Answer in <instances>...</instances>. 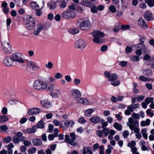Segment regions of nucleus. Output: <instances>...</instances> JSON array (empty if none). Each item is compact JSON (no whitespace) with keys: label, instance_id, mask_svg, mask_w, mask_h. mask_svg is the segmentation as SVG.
I'll list each match as a JSON object with an SVG mask.
<instances>
[{"label":"nucleus","instance_id":"f257e3e1","mask_svg":"<svg viewBox=\"0 0 154 154\" xmlns=\"http://www.w3.org/2000/svg\"><path fill=\"white\" fill-rule=\"evenodd\" d=\"M76 5L72 3L68 6V9L63 11L61 14V17L64 19L71 20L74 18L76 16L75 13Z\"/></svg>","mask_w":154,"mask_h":154},{"label":"nucleus","instance_id":"f03ea898","mask_svg":"<svg viewBox=\"0 0 154 154\" xmlns=\"http://www.w3.org/2000/svg\"><path fill=\"white\" fill-rule=\"evenodd\" d=\"M127 124L131 130L134 131L135 133H138L140 132L139 122L137 120L133 119L132 117H130L128 119Z\"/></svg>","mask_w":154,"mask_h":154},{"label":"nucleus","instance_id":"7ed1b4c3","mask_svg":"<svg viewBox=\"0 0 154 154\" xmlns=\"http://www.w3.org/2000/svg\"><path fill=\"white\" fill-rule=\"evenodd\" d=\"M47 91H52L51 95L54 97H57L58 95L61 94V91L60 88L57 86H55L53 83L48 84Z\"/></svg>","mask_w":154,"mask_h":154},{"label":"nucleus","instance_id":"20e7f679","mask_svg":"<svg viewBox=\"0 0 154 154\" xmlns=\"http://www.w3.org/2000/svg\"><path fill=\"white\" fill-rule=\"evenodd\" d=\"M48 84L45 82L40 80H35L33 82V86L35 90L39 91L45 90L47 91Z\"/></svg>","mask_w":154,"mask_h":154},{"label":"nucleus","instance_id":"39448f33","mask_svg":"<svg viewBox=\"0 0 154 154\" xmlns=\"http://www.w3.org/2000/svg\"><path fill=\"white\" fill-rule=\"evenodd\" d=\"M104 75L108 79V80L111 82V84L114 86H116L120 84V82L119 80L116 81L118 79V75L115 73L109 74L107 71H105L104 72Z\"/></svg>","mask_w":154,"mask_h":154},{"label":"nucleus","instance_id":"423d86ee","mask_svg":"<svg viewBox=\"0 0 154 154\" xmlns=\"http://www.w3.org/2000/svg\"><path fill=\"white\" fill-rule=\"evenodd\" d=\"M91 35L94 37L93 41L94 43L100 44L102 42L101 38L104 35V34L103 32L98 30H94L91 32Z\"/></svg>","mask_w":154,"mask_h":154},{"label":"nucleus","instance_id":"0eeeda50","mask_svg":"<svg viewBox=\"0 0 154 154\" xmlns=\"http://www.w3.org/2000/svg\"><path fill=\"white\" fill-rule=\"evenodd\" d=\"M79 27L83 30L88 29L91 27V23L88 18H85L81 19L79 22Z\"/></svg>","mask_w":154,"mask_h":154},{"label":"nucleus","instance_id":"6e6552de","mask_svg":"<svg viewBox=\"0 0 154 154\" xmlns=\"http://www.w3.org/2000/svg\"><path fill=\"white\" fill-rule=\"evenodd\" d=\"M48 28V27L47 26L46 23H38L37 25L36 28L34 29V34L35 35H38L41 31H45Z\"/></svg>","mask_w":154,"mask_h":154},{"label":"nucleus","instance_id":"1a4fd4ad","mask_svg":"<svg viewBox=\"0 0 154 154\" xmlns=\"http://www.w3.org/2000/svg\"><path fill=\"white\" fill-rule=\"evenodd\" d=\"M69 136L70 138H69V135H66L65 141L72 145L75 146L76 145V143L74 142L76 137L75 134L73 132L71 133Z\"/></svg>","mask_w":154,"mask_h":154},{"label":"nucleus","instance_id":"9d476101","mask_svg":"<svg viewBox=\"0 0 154 154\" xmlns=\"http://www.w3.org/2000/svg\"><path fill=\"white\" fill-rule=\"evenodd\" d=\"M12 60L16 62L23 63L24 61L22 58V55L20 53H17L13 54L11 56Z\"/></svg>","mask_w":154,"mask_h":154},{"label":"nucleus","instance_id":"9b49d317","mask_svg":"<svg viewBox=\"0 0 154 154\" xmlns=\"http://www.w3.org/2000/svg\"><path fill=\"white\" fill-rule=\"evenodd\" d=\"M70 94L72 97L76 100L81 96L80 91L77 88H74L72 90L70 91Z\"/></svg>","mask_w":154,"mask_h":154},{"label":"nucleus","instance_id":"f8f14e48","mask_svg":"<svg viewBox=\"0 0 154 154\" xmlns=\"http://www.w3.org/2000/svg\"><path fill=\"white\" fill-rule=\"evenodd\" d=\"M86 46V44L85 41L81 39L77 41L75 44V46L76 48L82 50L84 49Z\"/></svg>","mask_w":154,"mask_h":154},{"label":"nucleus","instance_id":"ddd939ff","mask_svg":"<svg viewBox=\"0 0 154 154\" xmlns=\"http://www.w3.org/2000/svg\"><path fill=\"white\" fill-rule=\"evenodd\" d=\"M35 23V19L32 17H29L27 19L26 23V28L29 30L32 29L34 26Z\"/></svg>","mask_w":154,"mask_h":154},{"label":"nucleus","instance_id":"4468645a","mask_svg":"<svg viewBox=\"0 0 154 154\" xmlns=\"http://www.w3.org/2000/svg\"><path fill=\"white\" fill-rule=\"evenodd\" d=\"M3 50L6 53H11V47L10 45L8 40L6 41H4L2 43Z\"/></svg>","mask_w":154,"mask_h":154},{"label":"nucleus","instance_id":"2eb2a0df","mask_svg":"<svg viewBox=\"0 0 154 154\" xmlns=\"http://www.w3.org/2000/svg\"><path fill=\"white\" fill-rule=\"evenodd\" d=\"M40 109L38 108L33 107L28 109L27 113L29 115H36L40 113Z\"/></svg>","mask_w":154,"mask_h":154},{"label":"nucleus","instance_id":"dca6fc26","mask_svg":"<svg viewBox=\"0 0 154 154\" xmlns=\"http://www.w3.org/2000/svg\"><path fill=\"white\" fill-rule=\"evenodd\" d=\"M13 62L14 61L12 60L11 57L9 56L5 57L3 60L4 64L8 66H11L13 64Z\"/></svg>","mask_w":154,"mask_h":154},{"label":"nucleus","instance_id":"f3484780","mask_svg":"<svg viewBox=\"0 0 154 154\" xmlns=\"http://www.w3.org/2000/svg\"><path fill=\"white\" fill-rule=\"evenodd\" d=\"M143 16L147 21H150L154 20L153 14L149 11H146L143 14Z\"/></svg>","mask_w":154,"mask_h":154},{"label":"nucleus","instance_id":"a211bd4d","mask_svg":"<svg viewBox=\"0 0 154 154\" xmlns=\"http://www.w3.org/2000/svg\"><path fill=\"white\" fill-rule=\"evenodd\" d=\"M137 23L139 26L143 28L146 29L148 27L145 21L142 17H141L138 19Z\"/></svg>","mask_w":154,"mask_h":154},{"label":"nucleus","instance_id":"6ab92c4d","mask_svg":"<svg viewBox=\"0 0 154 154\" xmlns=\"http://www.w3.org/2000/svg\"><path fill=\"white\" fill-rule=\"evenodd\" d=\"M69 0H56V2L57 3H60L59 5L60 8L64 9L66 6V3Z\"/></svg>","mask_w":154,"mask_h":154},{"label":"nucleus","instance_id":"aec40b11","mask_svg":"<svg viewBox=\"0 0 154 154\" xmlns=\"http://www.w3.org/2000/svg\"><path fill=\"white\" fill-rule=\"evenodd\" d=\"M29 1V0H15V3L17 6L22 7Z\"/></svg>","mask_w":154,"mask_h":154},{"label":"nucleus","instance_id":"412c9836","mask_svg":"<svg viewBox=\"0 0 154 154\" xmlns=\"http://www.w3.org/2000/svg\"><path fill=\"white\" fill-rule=\"evenodd\" d=\"M101 120L100 117L96 116L91 117L89 119V120L90 122L94 124L99 123L100 121Z\"/></svg>","mask_w":154,"mask_h":154},{"label":"nucleus","instance_id":"4be33fe9","mask_svg":"<svg viewBox=\"0 0 154 154\" xmlns=\"http://www.w3.org/2000/svg\"><path fill=\"white\" fill-rule=\"evenodd\" d=\"M27 65L28 67L32 69H38L40 67L39 66L37 65L34 62L31 61H28L27 63Z\"/></svg>","mask_w":154,"mask_h":154},{"label":"nucleus","instance_id":"5701e85b","mask_svg":"<svg viewBox=\"0 0 154 154\" xmlns=\"http://www.w3.org/2000/svg\"><path fill=\"white\" fill-rule=\"evenodd\" d=\"M82 154H93L91 148L89 146L84 147L82 150Z\"/></svg>","mask_w":154,"mask_h":154},{"label":"nucleus","instance_id":"b1692460","mask_svg":"<svg viewBox=\"0 0 154 154\" xmlns=\"http://www.w3.org/2000/svg\"><path fill=\"white\" fill-rule=\"evenodd\" d=\"M30 6L32 9L35 10L38 9L39 7L38 4L35 1H32L30 3Z\"/></svg>","mask_w":154,"mask_h":154},{"label":"nucleus","instance_id":"393cba45","mask_svg":"<svg viewBox=\"0 0 154 154\" xmlns=\"http://www.w3.org/2000/svg\"><path fill=\"white\" fill-rule=\"evenodd\" d=\"M48 6L50 9L53 10L55 9L57 6V4L55 2L53 1H50L48 4Z\"/></svg>","mask_w":154,"mask_h":154},{"label":"nucleus","instance_id":"a878e982","mask_svg":"<svg viewBox=\"0 0 154 154\" xmlns=\"http://www.w3.org/2000/svg\"><path fill=\"white\" fill-rule=\"evenodd\" d=\"M76 100L79 103L84 105H87L89 103L88 100L85 98H81Z\"/></svg>","mask_w":154,"mask_h":154},{"label":"nucleus","instance_id":"bb28decb","mask_svg":"<svg viewBox=\"0 0 154 154\" xmlns=\"http://www.w3.org/2000/svg\"><path fill=\"white\" fill-rule=\"evenodd\" d=\"M40 103L42 106L46 108L49 107L50 106V102L46 100H42L41 101Z\"/></svg>","mask_w":154,"mask_h":154},{"label":"nucleus","instance_id":"cd10ccee","mask_svg":"<svg viewBox=\"0 0 154 154\" xmlns=\"http://www.w3.org/2000/svg\"><path fill=\"white\" fill-rule=\"evenodd\" d=\"M139 80L143 82H149L151 80L154 81V79H150L148 78L145 76L143 75L140 76L139 77Z\"/></svg>","mask_w":154,"mask_h":154},{"label":"nucleus","instance_id":"c85d7f7f","mask_svg":"<svg viewBox=\"0 0 154 154\" xmlns=\"http://www.w3.org/2000/svg\"><path fill=\"white\" fill-rule=\"evenodd\" d=\"M22 133L20 132H18L16 133V137L17 138L21 141H23L26 140V137L23 136Z\"/></svg>","mask_w":154,"mask_h":154},{"label":"nucleus","instance_id":"c756f323","mask_svg":"<svg viewBox=\"0 0 154 154\" xmlns=\"http://www.w3.org/2000/svg\"><path fill=\"white\" fill-rule=\"evenodd\" d=\"M37 129L36 125H34L31 128H28L26 129L27 132L29 133H33L36 131Z\"/></svg>","mask_w":154,"mask_h":154},{"label":"nucleus","instance_id":"7c9ffc66","mask_svg":"<svg viewBox=\"0 0 154 154\" xmlns=\"http://www.w3.org/2000/svg\"><path fill=\"white\" fill-rule=\"evenodd\" d=\"M143 73L144 75L147 76H150L152 75V72L151 70L149 69L143 70Z\"/></svg>","mask_w":154,"mask_h":154},{"label":"nucleus","instance_id":"2f4dec72","mask_svg":"<svg viewBox=\"0 0 154 154\" xmlns=\"http://www.w3.org/2000/svg\"><path fill=\"white\" fill-rule=\"evenodd\" d=\"M94 111V109L93 108H91L87 109L85 112V115L87 117H90L91 116V114Z\"/></svg>","mask_w":154,"mask_h":154},{"label":"nucleus","instance_id":"473e14b6","mask_svg":"<svg viewBox=\"0 0 154 154\" xmlns=\"http://www.w3.org/2000/svg\"><path fill=\"white\" fill-rule=\"evenodd\" d=\"M150 120L147 119L145 121H142L140 123V125L142 127H145L146 126H148L150 125Z\"/></svg>","mask_w":154,"mask_h":154},{"label":"nucleus","instance_id":"72a5a7b5","mask_svg":"<svg viewBox=\"0 0 154 154\" xmlns=\"http://www.w3.org/2000/svg\"><path fill=\"white\" fill-rule=\"evenodd\" d=\"M32 142L34 145H40L42 143L41 139L38 138H36L33 140Z\"/></svg>","mask_w":154,"mask_h":154},{"label":"nucleus","instance_id":"f704fd0d","mask_svg":"<svg viewBox=\"0 0 154 154\" xmlns=\"http://www.w3.org/2000/svg\"><path fill=\"white\" fill-rule=\"evenodd\" d=\"M8 117L6 115H3L0 116V122L3 123L8 121Z\"/></svg>","mask_w":154,"mask_h":154},{"label":"nucleus","instance_id":"c9c22d12","mask_svg":"<svg viewBox=\"0 0 154 154\" xmlns=\"http://www.w3.org/2000/svg\"><path fill=\"white\" fill-rule=\"evenodd\" d=\"M140 42L141 43L137 44V48H140L142 50H145L146 49V47L145 45L143 44L144 41L141 40Z\"/></svg>","mask_w":154,"mask_h":154},{"label":"nucleus","instance_id":"e433bc0d","mask_svg":"<svg viewBox=\"0 0 154 154\" xmlns=\"http://www.w3.org/2000/svg\"><path fill=\"white\" fill-rule=\"evenodd\" d=\"M114 127L118 131H120L122 129V126L121 124L118 122H115L113 125Z\"/></svg>","mask_w":154,"mask_h":154},{"label":"nucleus","instance_id":"4c0bfd02","mask_svg":"<svg viewBox=\"0 0 154 154\" xmlns=\"http://www.w3.org/2000/svg\"><path fill=\"white\" fill-rule=\"evenodd\" d=\"M138 104H133L128 106V109H130L131 111H133V109L138 108Z\"/></svg>","mask_w":154,"mask_h":154},{"label":"nucleus","instance_id":"58836bf2","mask_svg":"<svg viewBox=\"0 0 154 154\" xmlns=\"http://www.w3.org/2000/svg\"><path fill=\"white\" fill-rule=\"evenodd\" d=\"M145 2L149 7L154 6V0H145Z\"/></svg>","mask_w":154,"mask_h":154},{"label":"nucleus","instance_id":"ea45409f","mask_svg":"<svg viewBox=\"0 0 154 154\" xmlns=\"http://www.w3.org/2000/svg\"><path fill=\"white\" fill-rule=\"evenodd\" d=\"M37 128H43L44 127V124L42 120H41L37 123L36 125Z\"/></svg>","mask_w":154,"mask_h":154},{"label":"nucleus","instance_id":"a19ab883","mask_svg":"<svg viewBox=\"0 0 154 154\" xmlns=\"http://www.w3.org/2000/svg\"><path fill=\"white\" fill-rule=\"evenodd\" d=\"M11 137L10 136H8L4 138L2 140V141L4 142H5L6 143H8L11 141Z\"/></svg>","mask_w":154,"mask_h":154},{"label":"nucleus","instance_id":"79ce46f5","mask_svg":"<svg viewBox=\"0 0 154 154\" xmlns=\"http://www.w3.org/2000/svg\"><path fill=\"white\" fill-rule=\"evenodd\" d=\"M101 123L102 124L101 127L103 129L106 128V127L108 125L107 122H105L103 119L101 120Z\"/></svg>","mask_w":154,"mask_h":154},{"label":"nucleus","instance_id":"37998d69","mask_svg":"<svg viewBox=\"0 0 154 154\" xmlns=\"http://www.w3.org/2000/svg\"><path fill=\"white\" fill-rule=\"evenodd\" d=\"M45 66L47 69H51L53 67V64L51 62H48L46 63Z\"/></svg>","mask_w":154,"mask_h":154},{"label":"nucleus","instance_id":"c03bdc74","mask_svg":"<svg viewBox=\"0 0 154 154\" xmlns=\"http://www.w3.org/2000/svg\"><path fill=\"white\" fill-rule=\"evenodd\" d=\"M69 32L71 34H75L78 33L79 32V31L77 28H74L71 29L69 31Z\"/></svg>","mask_w":154,"mask_h":154},{"label":"nucleus","instance_id":"a18cd8bd","mask_svg":"<svg viewBox=\"0 0 154 154\" xmlns=\"http://www.w3.org/2000/svg\"><path fill=\"white\" fill-rule=\"evenodd\" d=\"M36 148L35 147H32L29 149L28 151L29 154H33L36 152Z\"/></svg>","mask_w":154,"mask_h":154},{"label":"nucleus","instance_id":"49530a36","mask_svg":"<svg viewBox=\"0 0 154 154\" xmlns=\"http://www.w3.org/2000/svg\"><path fill=\"white\" fill-rule=\"evenodd\" d=\"M153 97H148L146 99L145 102L147 104H149L150 103H153Z\"/></svg>","mask_w":154,"mask_h":154},{"label":"nucleus","instance_id":"de8ad7c7","mask_svg":"<svg viewBox=\"0 0 154 154\" xmlns=\"http://www.w3.org/2000/svg\"><path fill=\"white\" fill-rule=\"evenodd\" d=\"M69 126L68 121L64 122V125H63V124H60V127H62L64 129H66Z\"/></svg>","mask_w":154,"mask_h":154},{"label":"nucleus","instance_id":"09e8293b","mask_svg":"<svg viewBox=\"0 0 154 154\" xmlns=\"http://www.w3.org/2000/svg\"><path fill=\"white\" fill-rule=\"evenodd\" d=\"M73 83L75 85H79L81 83V80L79 79H75L73 80Z\"/></svg>","mask_w":154,"mask_h":154},{"label":"nucleus","instance_id":"8fccbe9b","mask_svg":"<svg viewBox=\"0 0 154 154\" xmlns=\"http://www.w3.org/2000/svg\"><path fill=\"white\" fill-rule=\"evenodd\" d=\"M103 134L105 136H107L109 133V129L108 128H104L102 130Z\"/></svg>","mask_w":154,"mask_h":154},{"label":"nucleus","instance_id":"3c124183","mask_svg":"<svg viewBox=\"0 0 154 154\" xmlns=\"http://www.w3.org/2000/svg\"><path fill=\"white\" fill-rule=\"evenodd\" d=\"M82 4L83 5L88 7H91V3L88 0H86L83 2Z\"/></svg>","mask_w":154,"mask_h":154},{"label":"nucleus","instance_id":"603ef678","mask_svg":"<svg viewBox=\"0 0 154 154\" xmlns=\"http://www.w3.org/2000/svg\"><path fill=\"white\" fill-rule=\"evenodd\" d=\"M136 142L133 140L131 141L130 142L128 143V146L131 148L134 147L136 145Z\"/></svg>","mask_w":154,"mask_h":154},{"label":"nucleus","instance_id":"864d4df0","mask_svg":"<svg viewBox=\"0 0 154 154\" xmlns=\"http://www.w3.org/2000/svg\"><path fill=\"white\" fill-rule=\"evenodd\" d=\"M62 75L60 72L57 73L55 75L54 78L56 79H59L62 78Z\"/></svg>","mask_w":154,"mask_h":154},{"label":"nucleus","instance_id":"5fc2aeb1","mask_svg":"<svg viewBox=\"0 0 154 154\" xmlns=\"http://www.w3.org/2000/svg\"><path fill=\"white\" fill-rule=\"evenodd\" d=\"M132 116H133V119H140V116L138 114L134 112L132 114Z\"/></svg>","mask_w":154,"mask_h":154},{"label":"nucleus","instance_id":"6e6d98bb","mask_svg":"<svg viewBox=\"0 0 154 154\" xmlns=\"http://www.w3.org/2000/svg\"><path fill=\"white\" fill-rule=\"evenodd\" d=\"M17 101L15 99H11L9 101V103L11 105H14L16 103Z\"/></svg>","mask_w":154,"mask_h":154},{"label":"nucleus","instance_id":"4d7b16f0","mask_svg":"<svg viewBox=\"0 0 154 154\" xmlns=\"http://www.w3.org/2000/svg\"><path fill=\"white\" fill-rule=\"evenodd\" d=\"M136 98L138 101H141L144 99V97L143 96L137 95L136 97Z\"/></svg>","mask_w":154,"mask_h":154},{"label":"nucleus","instance_id":"13d9d810","mask_svg":"<svg viewBox=\"0 0 154 154\" xmlns=\"http://www.w3.org/2000/svg\"><path fill=\"white\" fill-rule=\"evenodd\" d=\"M109 9L113 13H115L116 12V9L115 7L113 5L110 6L109 7Z\"/></svg>","mask_w":154,"mask_h":154},{"label":"nucleus","instance_id":"bf43d9fd","mask_svg":"<svg viewBox=\"0 0 154 154\" xmlns=\"http://www.w3.org/2000/svg\"><path fill=\"white\" fill-rule=\"evenodd\" d=\"M97 134L99 137L101 138L103 137V132L102 130H97Z\"/></svg>","mask_w":154,"mask_h":154},{"label":"nucleus","instance_id":"052dcab7","mask_svg":"<svg viewBox=\"0 0 154 154\" xmlns=\"http://www.w3.org/2000/svg\"><path fill=\"white\" fill-rule=\"evenodd\" d=\"M119 64L122 67H125L127 64V62L125 61H121L119 62Z\"/></svg>","mask_w":154,"mask_h":154},{"label":"nucleus","instance_id":"680f3d73","mask_svg":"<svg viewBox=\"0 0 154 154\" xmlns=\"http://www.w3.org/2000/svg\"><path fill=\"white\" fill-rule=\"evenodd\" d=\"M131 59L132 61L134 62H137L139 60V56H135L132 57H131Z\"/></svg>","mask_w":154,"mask_h":154},{"label":"nucleus","instance_id":"e2e57ef3","mask_svg":"<svg viewBox=\"0 0 154 154\" xmlns=\"http://www.w3.org/2000/svg\"><path fill=\"white\" fill-rule=\"evenodd\" d=\"M78 121L79 122L82 124L85 123L87 122L86 120L83 117H81L79 118Z\"/></svg>","mask_w":154,"mask_h":154},{"label":"nucleus","instance_id":"0e129e2a","mask_svg":"<svg viewBox=\"0 0 154 154\" xmlns=\"http://www.w3.org/2000/svg\"><path fill=\"white\" fill-rule=\"evenodd\" d=\"M0 129L3 131H6L7 130L8 128L5 125H3L0 126Z\"/></svg>","mask_w":154,"mask_h":154},{"label":"nucleus","instance_id":"69168bd1","mask_svg":"<svg viewBox=\"0 0 154 154\" xmlns=\"http://www.w3.org/2000/svg\"><path fill=\"white\" fill-rule=\"evenodd\" d=\"M130 28V26L128 25H123L121 26V29L123 30H126L129 29Z\"/></svg>","mask_w":154,"mask_h":154},{"label":"nucleus","instance_id":"338daca9","mask_svg":"<svg viewBox=\"0 0 154 154\" xmlns=\"http://www.w3.org/2000/svg\"><path fill=\"white\" fill-rule=\"evenodd\" d=\"M48 80L50 83H52L56 81L55 78L53 76H51L48 77Z\"/></svg>","mask_w":154,"mask_h":154},{"label":"nucleus","instance_id":"774afa93","mask_svg":"<svg viewBox=\"0 0 154 154\" xmlns=\"http://www.w3.org/2000/svg\"><path fill=\"white\" fill-rule=\"evenodd\" d=\"M13 142L15 144H17L19 143L21 141L20 140H19L16 137H14L13 139Z\"/></svg>","mask_w":154,"mask_h":154}]
</instances>
